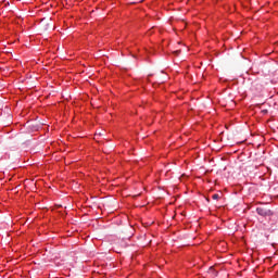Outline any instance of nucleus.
I'll return each instance as SVG.
<instances>
[{
	"label": "nucleus",
	"mask_w": 278,
	"mask_h": 278,
	"mask_svg": "<svg viewBox=\"0 0 278 278\" xmlns=\"http://www.w3.org/2000/svg\"><path fill=\"white\" fill-rule=\"evenodd\" d=\"M256 212L260 216H273V211L270 210H266V208H262V207H257Z\"/></svg>",
	"instance_id": "nucleus-1"
},
{
	"label": "nucleus",
	"mask_w": 278,
	"mask_h": 278,
	"mask_svg": "<svg viewBox=\"0 0 278 278\" xmlns=\"http://www.w3.org/2000/svg\"><path fill=\"white\" fill-rule=\"evenodd\" d=\"M212 199H214V201H218V199H220V195L218 193H215L212 195Z\"/></svg>",
	"instance_id": "nucleus-2"
},
{
	"label": "nucleus",
	"mask_w": 278,
	"mask_h": 278,
	"mask_svg": "<svg viewBox=\"0 0 278 278\" xmlns=\"http://www.w3.org/2000/svg\"><path fill=\"white\" fill-rule=\"evenodd\" d=\"M176 53H177V54H179V53H180V51H176Z\"/></svg>",
	"instance_id": "nucleus-3"
}]
</instances>
